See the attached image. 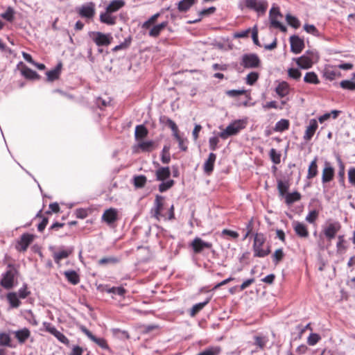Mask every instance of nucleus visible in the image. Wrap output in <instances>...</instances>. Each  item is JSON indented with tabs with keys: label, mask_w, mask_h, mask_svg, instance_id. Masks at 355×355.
<instances>
[{
	"label": "nucleus",
	"mask_w": 355,
	"mask_h": 355,
	"mask_svg": "<svg viewBox=\"0 0 355 355\" xmlns=\"http://www.w3.org/2000/svg\"><path fill=\"white\" fill-rule=\"evenodd\" d=\"M349 182L355 187V167H351L347 173Z\"/></svg>",
	"instance_id": "nucleus-62"
},
{
	"label": "nucleus",
	"mask_w": 355,
	"mask_h": 355,
	"mask_svg": "<svg viewBox=\"0 0 355 355\" xmlns=\"http://www.w3.org/2000/svg\"><path fill=\"white\" fill-rule=\"evenodd\" d=\"M241 65L248 69L259 68L261 65V60L255 53H246L242 56Z\"/></svg>",
	"instance_id": "nucleus-7"
},
{
	"label": "nucleus",
	"mask_w": 355,
	"mask_h": 355,
	"mask_svg": "<svg viewBox=\"0 0 355 355\" xmlns=\"http://www.w3.org/2000/svg\"><path fill=\"white\" fill-rule=\"evenodd\" d=\"M7 300L11 308H17L21 304L17 293L13 292L8 293Z\"/></svg>",
	"instance_id": "nucleus-34"
},
{
	"label": "nucleus",
	"mask_w": 355,
	"mask_h": 355,
	"mask_svg": "<svg viewBox=\"0 0 355 355\" xmlns=\"http://www.w3.org/2000/svg\"><path fill=\"white\" fill-rule=\"evenodd\" d=\"M254 345H257L260 349H263L268 341L267 337L263 336H254Z\"/></svg>",
	"instance_id": "nucleus-40"
},
{
	"label": "nucleus",
	"mask_w": 355,
	"mask_h": 355,
	"mask_svg": "<svg viewBox=\"0 0 355 355\" xmlns=\"http://www.w3.org/2000/svg\"><path fill=\"white\" fill-rule=\"evenodd\" d=\"M0 346L11 347V338L5 332L0 333Z\"/></svg>",
	"instance_id": "nucleus-39"
},
{
	"label": "nucleus",
	"mask_w": 355,
	"mask_h": 355,
	"mask_svg": "<svg viewBox=\"0 0 355 355\" xmlns=\"http://www.w3.org/2000/svg\"><path fill=\"white\" fill-rule=\"evenodd\" d=\"M146 182V178L144 175H137L134 178V185L137 188H142Z\"/></svg>",
	"instance_id": "nucleus-50"
},
{
	"label": "nucleus",
	"mask_w": 355,
	"mask_h": 355,
	"mask_svg": "<svg viewBox=\"0 0 355 355\" xmlns=\"http://www.w3.org/2000/svg\"><path fill=\"white\" fill-rule=\"evenodd\" d=\"M216 159V155L214 153H210L207 159L203 165L204 171L207 174H210L214 170V163Z\"/></svg>",
	"instance_id": "nucleus-20"
},
{
	"label": "nucleus",
	"mask_w": 355,
	"mask_h": 355,
	"mask_svg": "<svg viewBox=\"0 0 355 355\" xmlns=\"http://www.w3.org/2000/svg\"><path fill=\"white\" fill-rule=\"evenodd\" d=\"M53 336L62 343L68 345L69 343V339L58 330L55 331V334Z\"/></svg>",
	"instance_id": "nucleus-64"
},
{
	"label": "nucleus",
	"mask_w": 355,
	"mask_h": 355,
	"mask_svg": "<svg viewBox=\"0 0 355 355\" xmlns=\"http://www.w3.org/2000/svg\"><path fill=\"white\" fill-rule=\"evenodd\" d=\"M340 112V111H338V110H332L330 113H325L323 115L320 116L318 118V121L320 123H322L325 121H327L328 119H329L331 116H332V117L334 119H336Z\"/></svg>",
	"instance_id": "nucleus-42"
},
{
	"label": "nucleus",
	"mask_w": 355,
	"mask_h": 355,
	"mask_svg": "<svg viewBox=\"0 0 355 355\" xmlns=\"http://www.w3.org/2000/svg\"><path fill=\"white\" fill-rule=\"evenodd\" d=\"M21 73H22L23 76H25L26 78L35 79L38 77L37 73L35 71H33L28 67H24L22 69Z\"/></svg>",
	"instance_id": "nucleus-49"
},
{
	"label": "nucleus",
	"mask_w": 355,
	"mask_h": 355,
	"mask_svg": "<svg viewBox=\"0 0 355 355\" xmlns=\"http://www.w3.org/2000/svg\"><path fill=\"white\" fill-rule=\"evenodd\" d=\"M196 0H181L177 4L178 10L180 12H186L192 7L193 5L196 3Z\"/></svg>",
	"instance_id": "nucleus-25"
},
{
	"label": "nucleus",
	"mask_w": 355,
	"mask_h": 355,
	"mask_svg": "<svg viewBox=\"0 0 355 355\" xmlns=\"http://www.w3.org/2000/svg\"><path fill=\"white\" fill-rule=\"evenodd\" d=\"M259 78V73L257 72H250L246 76V83L249 85H252Z\"/></svg>",
	"instance_id": "nucleus-52"
},
{
	"label": "nucleus",
	"mask_w": 355,
	"mask_h": 355,
	"mask_svg": "<svg viewBox=\"0 0 355 355\" xmlns=\"http://www.w3.org/2000/svg\"><path fill=\"white\" fill-rule=\"evenodd\" d=\"M163 199L164 198L160 196H157L155 200V208H154V217H155L157 220H159L162 217H164L162 214V210L163 208Z\"/></svg>",
	"instance_id": "nucleus-22"
},
{
	"label": "nucleus",
	"mask_w": 355,
	"mask_h": 355,
	"mask_svg": "<svg viewBox=\"0 0 355 355\" xmlns=\"http://www.w3.org/2000/svg\"><path fill=\"white\" fill-rule=\"evenodd\" d=\"M318 55L313 51H306L303 55L293 58L297 66L303 69L311 68L313 63L318 60Z\"/></svg>",
	"instance_id": "nucleus-3"
},
{
	"label": "nucleus",
	"mask_w": 355,
	"mask_h": 355,
	"mask_svg": "<svg viewBox=\"0 0 355 355\" xmlns=\"http://www.w3.org/2000/svg\"><path fill=\"white\" fill-rule=\"evenodd\" d=\"M80 330L83 332L91 340L97 344L99 347L103 349H108L106 340L101 338H96L94 336L91 331H89L85 327L82 326Z\"/></svg>",
	"instance_id": "nucleus-15"
},
{
	"label": "nucleus",
	"mask_w": 355,
	"mask_h": 355,
	"mask_svg": "<svg viewBox=\"0 0 355 355\" xmlns=\"http://www.w3.org/2000/svg\"><path fill=\"white\" fill-rule=\"evenodd\" d=\"M159 16H160V13H159V12L151 16L147 21H146L143 24L142 28H146V29L149 28L150 27V26L156 21V20L157 19V18Z\"/></svg>",
	"instance_id": "nucleus-53"
},
{
	"label": "nucleus",
	"mask_w": 355,
	"mask_h": 355,
	"mask_svg": "<svg viewBox=\"0 0 355 355\" xmlns=\"http://www.w3.org/2000/svg\"><path fill=\"white\" fill-rule=\"evenodd\" d=\"M318 216V212L316 210L311 211L306 216V220L309 223H313Z\"/></svg>",
	"instance_id": "nucleus-60"
},
{
	"label": "nucleus",
	"mask_w": 355,
	"mask_h": 355,
	"mask_svg": "<svg viewBox=\"0 0 355 355\" xmlns=\"http://www.w3.org/2000/svg\"><path fill=\"white\" fill-rule=\"evenodd\" d=\"M136 147L143 152H150L155 148V143L153 141H140Z\"/></svg>",
	"instance_id": "nucleus-29"
},
{
	"label": "nucleus",
	"mask_w": 355,
	"mask_h": 355,
	"mask_svg": "<svg viewBox=\"0 0 355 355\" xmlns=\"http://www.w3.org/2000/svg\"><path fill=\"white\" fill-rule=\"evenodd\" d=\"M291 50L295 54L302 52L304 47V40L297 35H293L290 37Z\"/></svg>",
	"instance_id": "nucleus-12"
},
{
	"label": "nucleus",
	"mask_w": 355,
	"mask_h": 355,
	"mask_svg": "<svg viewBox=\"0 0 355 355\" xmlns=\"http://www.w3.org/2000/svg\"><path fill=\"white\" fill-rule=\"evenodd\" d=\"M288 75L290 78L294 80H299L302 73L298 69L290 68L288 70Z\"/></svg>",
	"instance_id": "nucleus-56"
},
{
	"label": "nucleus",
	"mask_w": 355,
	"mask_h": 355,
	"mask_svg": "<svg viewBox=\"0 0 355 355\" xmlns=\"http://www.w3.org/2000/svg\"><path fill=\"white\" fill-rule=\"evenodd\" d=\"M265 243V237L262 234H256L254 239L253 250L254 257H264L270 253L268 248L266 249L263 248V245Z\"/></svg>",
	"instance_id": "nucleus-5"
},
{
	"label": "nucleus",
	"mask_w": 355,
	"mask_h": 355,
	"mask_svg": "<svg viewBox=\"0 0 355 355\" xmlns=\"http://www.w3.org/2000/svg\"><path fill=\"white\" fill-rule=\"evenodd\" d=\"M320 338L321 337L319 334L311 333L308 337L307 343L311 346H313L320 340Z\"/></svg>",
	"instance_id": "nucleus-55"
},
{
	"label": "nucleus",
	"mask_w": 355,
	"mask_h": 355,
	"mask_svg": "<svg viewBox=\"0 0 355 355\" xmlns=\"http://www.w3.org/2000/svg\"><path fill=\"white\" fill-rule=\"evenodd\" d=\"M148 131L143 125H137L135 131V137L137 141H141L148 135Z\"/></svg>",
	"instance_id": "nucleus-26"
},
{
	"label": "nucleus",
	"mask_w": 355,
	"mask_h": 355,
	"mask_svg": "<svg viewBox=\"0 0 355 355\" xmlns=\"http://www.w3.org/2000/svg\"><path fill=\"white\" fill-rule=\"evenodd\" d=\"M17 274V269L9 264L7 270L2 274L1 285L6 289H10L14 286V282Z\"/></svg>",
	"instance_id": "nucleus-4"
},
{
	"label": "nucleus",
	"mask_w": 355,
	"mask_h": 355,
	"mask_svg": "<svg viewBox=\"0 0 355 355\" xmlns=\"http://www.w3.org/2000/svg\"><path fill=\"white\" fill-rule=\"evenodd\" d=\"M14 15L15 10L12 7H8L5 12L1 14V17L8 21L14 19Z\"/></svg>",
	"instance_id": "nucleus-44"
},
{
	"label": "nucleus",
	"mask_w": 355,
	"mask_h": 355,
	"mask_svg": "<svg viewBox=\"0 0 355 355\" xmlns=\"http://www.w3.org/2000/svg\"><path fill=\"white\" fill-rule=\"evenodd\" d=\"M19 297L21 299H25L30 295V291L28 290L26 284H24L21 288L18 291Z\"/></svg>",
	"instance_id": "nucleus-61"
},
{
	"label": "nucleus",
	"mask_w": 355,
	"mask_h": 355,
	"mask_svg": "<svg viewBox=\"0 0 355 355\" xmlns=\"http://www.w3.org/2000/svg\"><path fill=\"white\" fill-rule=\"evenodd\" d=\"M171 175V171L168 167H161L156 171V178L157 180L164 181Z\"/></svg>",
	"instance_id": "nucleus-30"
},
{
	"label": "nucleus",
	"mask_w": 355,
	"mask_h": 355,
	"mask_svg": "<svg viewBox=\"0 0 355 355\" xmlns=\"http://www.w3.org/2000/svg\"><path fill=\"white\" fill-rule=\"evenodd\" d=\"M33 240V236L29 234H24L18 241L17 249L19 251H26L28 245L32 243Z\"/></svg>",
	"instance_id": "nucleus-16"
},
{
	"label": "nucleus",
	"mask_w": 355,
	"mask_h": 355,
	"mask_svg": "<svg viewBox=\"0 0 355 355\" xmlns=\"http://www.w3.org/2000/svg\"><path fill=\"white\" fill-rule=\"evenodd\" d=\"M161 160L164 164H168L170 162L169 147L167 146H164L162 149Z\"/></svg>",
	"instance_id": "nucleus-51"
},
{
	"label": "nucleus",
	"mask_w": 355,
	"mask_h": 355,
	"mask_svg": "<svg viewBox=\"0 0 355 355\" xmlns=\"http://www.w3.org/2000/svg\"><path fill=\"white\" fill-rule=\"evenodd\" d=\"M64 275L69 282L73 285H76L80 282V277L78 273L74 270H68L64 272Z\"/></svg>",
	"instance_id": "nucleus-28"
},
{
	"label": "nucleus",
	"mask_w": 355,
	"mask_h": 355,
	"mask_svg": "<svg viewBox=\"0 0 355 355\" xmlns=\"http://www.w3.org/2000/svg\"><path fill=\"white\" fill-rule=\"evenodd\" d=\"M245 4L246 7L260 13H264L268 8V3L266 1L245 0Z\"/></svg>",
	"instance_id": "nucleus-9"
},
{
	"label": "nucleus",
	"mask_w": 355,
	"mask_h": 355,
	"mask_svg": "<svg viewBox=\"0 0 355 355\" xmlns=\"http://www.w3.org/2000/svg\"><path fill=\"white\" fill-rule=\"evenodd\" d=\"M282 15L280 13L278 8L272 7L270 10V21L271 26L280 29L282 32L286 31V27L283 25L279 19L282 18Z\"/></svg>",
	"instance_id": "nucleus-8"
},
{
	"label": "nucleus",
	"mask_w": 355,
	"mask_h": 355,
	"mask_svg": "<svg viewBox=\"0 0 355 355\" xmlns=\"http://www.w3.org/2000/svg\"><path fill=\"white\" fill-rule=\"evenodd\" d=\"M337 160L340 168L338 172V175L340 177V182L343 187H345V165L340 157H338Z\"/></svg>",
	"instance_id": "nucleus-47"
},
{
	"label": "nucleus",
	"mask_w": 355,
	"mask_h": 355,
	"mask_svg": "<svg viewBox=\"0 0 355 355\" xmlns=\"http://www.w3.org/2000/svg\"><path fill=\"white\" fill-rule=\"evenodd\" d=\"M318 122L315 119H312L309 121V125L306 127L305 133L304 135V139L309 141L314 135L316 130L318 129Z\"/></svg>",
	"instance_id": "nucleus-19"
},
{
	"label": "nucleus",
	"mask_w": 355,
	"mask_h": 355,
	"mask_svg": "<svg viewBox=\"0 0 355 355\" xmlns=\"http://www.w3.org/2000/svg\"><path fill=\"white\" fill-rule=\"evenodd\" d=\"M340 229L341 225L339 222L329 220L322 226V234L331 243Z\"/></svg>",
	"instance_id": "nucleus-1"
},
{
	"label": "nucleus",
	"mask_w": 355,
	"mask_h": 355,
	"mask_svg": "<svg viewBox=\"0 0 355 355\" xmlns=\"http://www.w3.org/2000/svg\"><path fill=\"white\" fill-rule=\"evenodd\" d=\"M334 176V169L329 162H325V166L322 170V182L323 183L329 182Z\"/></svg>",
	"instance_id": "nucleus-17"
},
{
	"label": "nucleus",
	"mask_w": 355,
	"mask_h": 355,
	"mask_svg": "<svg viewBox=\"0 0 355 355\" xmlns=\"http://www.w3.org/2000/svg\"><path fill=\"white\" fill-rule=\"evenodd\" d=\"M300 199L301 195L297 191L288 193L285 196L286 203L288 205L293 204L295 202L299 201Z\"/></svg>",
	"instance_id": "nucleus-36"
},
{
	"label": "nucleus",
	"mask_w": 355,
	"mask_h": 355,
	"mask_svg": "<svg viewBox=\"0 0 355 355\" xmlns=\"http://www.w3.org/2000/svg\"><path fill=\"white\" fill-rule=\"evenodd\" d=\"M73 252V248L62 250L53 253V259L57 264H60L62 259L67 258Z\"/></svg>",
	"instance_id": "nucleus-23"
},
{
	"label": "nucleus",
	"mask_w": 355,
	"mask_h": 355,
	"mask_svg": "<svg viewBox=\"0 0 355 355\" xmlns=\"http://www.w3.org/2000/svg\"><path fill=\"white\" fill-rule=\"evenodd\" d=\"M289 188V185L288 182H283L282 180L278 181L277 182V189L281 196H284L286 194Z\"/></svg>",
	"instance_id": "nucleus-43"
},
{
	"label": "nucleus",
	"mask_w": 355,
	"mask_h": 355,
	"mask_svg": "<svg viewBox=\"0 0 355 355\" xmlns=\"http://www.w3.org/2000/svg\"><path fill=\"white\" fill-rule=\"evenodd\" d=\"M340 85L342 88L349 90H355V82L349 80H345L340 82Z\"/></svg>",
	"instance_id": "nucleus-54"
},
{
	"label": "nucleus",
	"mask_w": 355,
	"mask_h": 355,
	"mask_svg": "<svg viewBox=\"0 0 355 355\" xmlns=\"http://www.w3.org/2000/svg\"><path fill=\"white\" fill-rule=\"evenodd\" d=\"M221 352L220 347H211L205 349L197 355H218Z\"/></svg>",
	"instance_id": "nucleus-41"
},
{
	"label": "nucleus",
	"mask_w": 355,
	"mask_h": 355,
	"mask_svg": "<svg viewBox=\"0 0 355 355\" xmlns=\"http://www.w3.org/2000/svg\"><path fill=\"white\" fill-rule=\"evenodd\" d=\"M174 184V181L173 180H169L166 182H163L159 185V191L160 192H164L169 189Z\"/></svg>",
	"instance_id": "nucleus-57"
},
{
	"label": "nucleus",
	"mask_w": 355,
	"mask_h": 355,
	"mask_svg": "<svg viewBox=\"0 0 355 355\" xmlns=\"http://www.w3.org/2000/svg\"><path fill=\"white\" fill-rule=\"evenodd\" d=\"M119 259L114 257H103L98 260L99 265L114 264L119 262Z\"/></svg>",
	"instance_id": "nucleus-48"
},
{
	"label": "nucleus",
	"mask_w": 355,
	"mask_h": 355,
	"mask_svg": "<svg viewBox=\"0 0 355 355\" xmlns=\"http://www.w3.org/2000/svg\"><path fill=\"white\" fill-rule=\"evenodd\" d=\"M209 302V299H207L203 302H200L198 304H194L191 311H190V315L193 317L195 316L198 312H200Z\"/></svg>",
	"instance_id": "nucleus-37"
},
{
	"label": "nucleus",
	"mask_w": 355,
	"mask_h": 355,
	"mask_svg": "<svg viewBox=\"0 0 355 355\" xmlns=\"http://www.w3.org/2000/svg\"><path fill=\"white\" fill-rule=\"evenodd\" d=\"M290 91V87L289 85L285 82L282 81L278 84L277 87L275 88V92L277 94V95L281 97H285L287 96Z\"/></svg>",
	"instance_id": "nucleus-24"
},
{
	"label": "nucleus",
	"mask_w": 355,
	"mask_h": 355,
	"mask_svg": "<svg viewBox=\"0 0 355 355\" xmlns=\"http://www.w3.org/2000/svg\"><path fill=\"white\" fill-rule=\"evenodd\" d=\"M168 22L164 21L159 24L155 25L151 28L149 31V35L150 37H157L159 36L160 33L167 26Z\"/></svg>",
	"instance_id": "nucleus-27"
},
{
	"label": "nucleus",
	"mask_w": 355,
	"mask_h": 355,
	"mask_svg": "<svg viewBox=\"0 0 355 355\" xmlns=\"http://www.w3.org/2000/svg\"><path fill=\"white\" fill-rule=\"evenodd\" d=\"M89 35L92 41L98 46H108L113 40L110 33H103L98 31L90 32Z\"/></svg>",
	"instance_id": "nucleus-6"
},
{
	"label": "nucleus",
	"mask_w": 355,
	"mask_h": 355,
	"mask_svg": "<svg viewBox=\"0 0 355 355\" xmlns=\"http://www.w3.org/2000/svg\"><path fill=\"white\" fill-rule=\"evenodd\" d=\"M246 121L244 120H236L231 123L227 128L220 132L218 135L223 139L227 137L235 135L239 133L241 130L245 128Z\"/></svg>",
	"instance_id": "nucleus-2"
},
{
	"label": "nucleus",
	"mask_w": 355,
	"mask_h": 355,
	"mask_svg": "<svg viewBox=\"0 0 355 355\" xmlns=\"http://www.w3.org/2000/svg\"><path fill=\"white\" fill-rule=\"evenodd\" d=\"M304 81L306 83L314 85L320 83L317 74L313 71L307 72L304 77Z\"/></svg>",
	"instance_id": "nucleus-35"
},
{
	"label": "nucleus",
	"mask_w": 355,
	"mask_h": 355,
	"mask_svg": "<svg viewBox=\"0 0 355 355\" xmlns=\"http://www.w3.org/2000/svg\"><path fill=\"white\" fill-rule=\"evenodd\" d=\"M289 128V121L287 119H281L277 121L274 128V130L276 132H283Z\"/></svg>",
	"instance_id": "nucleus-38"
},
{
	"label": "nucleus",
	"mask_w": 355,
	"mask_h": 355,
	"mask_svg": "<svg viewBox=\"0 0 355 355\" xmlns=\"http://www.w3.org/2000/svg\"><path fill=\"white\" fill-rule=\"evenodd\" d=\"M61 67H62V64L60 63L57 65V67L55 69L47 71L46 72L47 80L49 81H53V80L58 79L60 76V71H61Z\"/></svg>",
	"instance_id": "nucleus-32"
},
{
	"label": "nucleus",
	"mask_w": 355,
	"mask_h": 355,
	"mask_svg": "<svg viewBox=\"0 0 355 355\" xmlns=\"http://www.w3.org/2000/svg\"><path fill=\"white\" fill-rule=\"evenodd\" d=\"M284 252L282 249H277L272 255L273 262L277 264L283 258Z\"/></svg>",
	"instance_id": "nucleus-59"
},
{
	"label": "nucleus",
	"mask_w": 355,
	"mask_h": 355,
	"mask_svg": "<svg viewBox=\"0 0 355 355\" xmlns=\"http://www.w3.org/2000/svg\"><path fill=\"white\" fill-rule=\"evenodd\" d=\"M108 293H112L114 295H118L120 296H123L125 293V290L123 287H112L108 290Z\"/></svg>",
	"instance_id": "nucleus-63"
},
{
	"label": "nucleus",
	"mask_w": 355,
	"mask_h": 355,
	"mask_svg": "<svg viewBox=\"0 0 355 355\" xmlns=\"http://www.w3.org/2000/svg\"><path fill=\"white\" fill-rule=\"evenodd\" d=\"M78 13L82 17L91 19L95 14V6L93 3L83 5L81 7L78 8Z\"/></svg>",
	"instance_id": "nucleus-10"
},
{
	"label": "nucleus",
	"mask_w": 355,
	"mask_h": 355,
	"mask_svg": "<svg viewBox=\"0 0 355 355\" xmlns=\"http://www.w3.org/2000/svg\"><path fill=\"white\" fill-rule=\"evenodd\" d=\"M100 21L107 25H114L116 24V17L114 16L112 12H108L106 9L104 12L101 13Z\"/></svg>",
	"instance_id": "nucleus-21"
},
{
	"label": "nucleus",
	"mask_w": 355,
	"mask_h": 355,
	"mask_svg": "<svg viewBox=\"0 0 355 355\" xmlns=\"http://www.w3.org/2000/svg\"><path fill=\"white\" fill-rule=\"evenodd\" d=\"M317 160L318 158L315 157L309 164L306 176L308 179H312L314 177H315L318 174Z\"/></svg>",
	"instance_id": "nucleus-31"
},
{
	"label": "nucleus",
	"mask_w": 355,
	"mask_h": 355,
	"mask_svg": "<svg viewBox=\"0 0 355 355\" xmlns=\"http://www.w3.org/2000/svg\"><path fill=\"white\" fill-rule=\"evenodd\" d=\"M269 155H270V157L272 162L274 164H278L280 163L281 154H280V153L277 152L275 148L270 149Z\"/></svg>",
	"instance_id": "nucleus-46"
},
{
	"label": "nucleus",
	"mask_w": 355,
	"mask_h": 355,
	"mask_svg": "<svg viewBox=\"0 0 355 355\" xmlns=\"http://www.w3.org/2000/svg\"><path fill=\"white\" fill-rule=\"evenodd\" d=\"M292 226L295 234L300 238L306 239L309 236V232L307 228V226L301 222L299 221H293L292 223Z\"/></svg>",
	"instance_id": "nucleus-11"
},
{
	"label": "nucleus",
	"mask_w": 355,
	"mask_h": 355,
	"mask_svg": "<svg viewBox=\"0 0 355 355\" xmlns=\"http://www.w3.org/2000/svg\"><path fill=\"white\" fill-rule=\"evenodd\" d=\"M327 79L333 80L336 78L337 76H340V72L337 70L327 69L324 73Z\"/></svg>",
	"instance_id": "nucleus-58"
},
{
	"label": "nucleus",
	"mask_w": 355,
	"mask_h": 355,
	"mask_svg": "<svg viewBox=\"0 0 355 355\" xmlns=\"http://www.w3.org/2000/svg\"><path fill=\"white\" fill-rule=\"evenodd\" d=\"M125 5V2L123 0H114L107 6L106 9L108 12H114L119 10Z\"/></svg>",
	"instance_id": "nucleus-33"
},
{
	"label": "nucleus",
	"mask_w": 355,
	"mask_h": 355,
	"mask_svg": "<svg viewBox=\"0 0 355 355\" xmlns=\"http://www.w3.org/2000/svg\"><path fill=\"white\" fill-rule=\"evenodd\" d=\"M286 21L287 23L292 27L295 28H297L298 27H300V21L297 19V18H296L294 16H292L290 14H287L286 16Z\"/></svg>",
	"instance_id": "nucleus-45"
},
{
	"label": "nucleus",
	"mask_w": 355,
	"mask_h": 355,
	"mask_svg": "<svg viewBox=\"0 0 355 355\" xmlns=\"http://www.w3.org/2000/svg\"><path fill=\"white\" fill-rule=\"evenodd\" d=\"M118 219V211L115 208L106 209L102 215V220L110 225Z\"/></svg>",
	"instance_id": "nucleus-14"
},
{
	"label": "nucleus",
	"mask_w": 355,
	"mask_h": 355,
	"mask_svg": "<svg viewBox=\"0 0 355 355\" xmlns=\"http://www.w3.org/2000/svg\"><path fill=\"white\" fill-rule=\"evenodd\" d=\"M191 246L192 247L195 253H200L205 248H211L212 244L211 243L202 241L199 237H196L191 242Z\"/></svg>",
	"instance_id": "nucleus-13"
},
{
	"label": "nucleus",
	"mask_w": 355,
	"mask_h": 355,
	"mask_svg": "<svg viewBox=\"0 0 355 355\" xmlns=\"http://www.w3.org/2000/svg\"><path fill=\"white\" fill-rule=\"evenodd\" d=\"M13 334L19 344H24L27 339L30 338L31 331L28 328L24 327L21 329L13 331Z\"/></svg>",
	"instance_id": "nucleus-18"
}]
</instances>
